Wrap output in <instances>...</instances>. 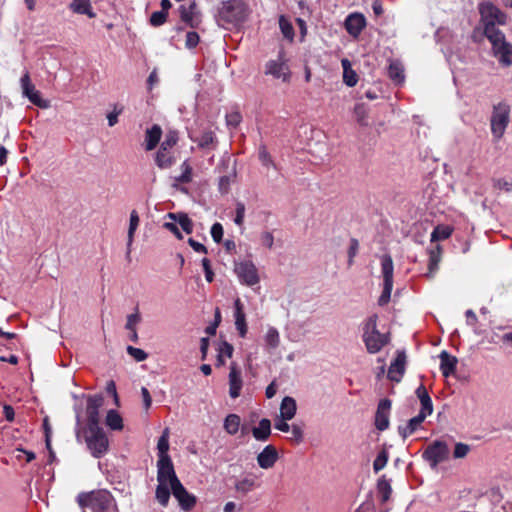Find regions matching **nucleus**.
Returning <instances> with one entry per match:
<instances>
[{
  "mask_svg": "<svg viewBox=\"0 0 512 512\" xmlns=\"http://www.w3.org/2000/svg\"><path fill=\"white\" fill-rule=\"evenodd\" d=\"M480 14L484 24V34L492 45L494 56L506 66L512 64V46L496 26L504 24L506 16L491 3L481 4Z\"/></svg>",
  "mask_w": 512,
  "mask_h": 512,
  "instance_id": "obj_1",
  "label": "nucleus"
},
{
  "mask_svg": "<svg viewBox=\"0 0 512 512\" xmlns=\"http://www.w3.org/2000/svg\"><path fill=\"white\" fill-rule=\"evenodd\" d=\"M78 503L83 512H117L114 498L106 490L80 494Z\"/></svg>",
  "mask_w": 512,
  "mask_h": 512,
  "instance_id": "obj_2",
  "label": "nucleus"
},
{
  "mask_svg": "<svg viewBox=\"0 0 512 512\" xmlns=\"http://www.w3.org/2000/svg\"><path fill=\"white\" fill-rule=\"evenodd\" d=\"M81 433H83L87 447L93 457L100 458L106 454L109 448V440L101 426L78 429L76 431V437L78 440H80Z\"/></svg>",
  "mask_w": 512,
  "mask_h": 512,
  "instance_id": "obj_3",
  "label": "nucleus"
},
{
  "mask_svg": "<svg viewBox=\"0 0 512 512\" xmlns=\"http://www.w3.org/2000/svg\"><path fill=\"white\" fill-rule=\"evenodd\" d=\"M363 341L370 354L378 353L389 343V335L378 331L376 317H370L366 322L363 329Z\"/></svg>",
  "mask_w": 512,
  "mask_h": 512,
  "instance_id": "obj_4",
  "label": "nucleus"
},
{
  "mask_svg": "<svg viewBox=\"0 0 512 512\" xmlns=\"http://www.w3.org/2000/svg\"><path fill=\"white\" fill-rule=\"evenodd\" d=\"M510 121V106L506 102H500L493 106L490 118L491 133L495 140H500L505 134Z\"/></svg>",
  "mask_w": 512,
  "mask_h": 512,
  "instance_id": "obj_5",
  "label": "nucleus"
},
{
  "mask_svg": "<svg viewBox=\"0 0 512 512\" xmlns=\"http://www.w3.org/2000/svg\"><path fill=\"white\" fill-rule=\"evenodd\" d=\"M177 141L178 133L176 131L170 130L166 133L165 139L155 155V163L160 169L170 168L175 163V157L171 150Z\"/></svg>",
  "mask_w": 512,
  "mask_h": 512,
  "instance_id": "obj_6",
  "label": "nucleus"
},
{
  "mask_svg": "<svg viewBox=\"0 0 512 512\" xmlns=\"http://www.w3.org/2000/svg\"><path fill=\"white\" fill-rule=\"evenodd\" d=\"M394 265L390 255L385 254L381 257V273L383 277V291L378 299L380 306L386 305L390 301L393 289Z\"/></svg>",
  "mask_w": 512,
  "mask_h": 512,
  "instance_id": "obj_7",
  "label": "nucleus"
},
{
  "mask_svg": "<svg viewBox=\"0 0 512 512\" xmlns=\"http://www.w3.org/2000/svg\"><path fill=\"white\" fill-rule=\"evenodd\" d=\"M234 272L243 285L254 286L260 281L258 270L250 260L235 262Z\"/></svg>",
  "mask_w": 512,
  "mask_h": 512,
  "instance_id": "obj_8",
  "label": "nucleus"
},
{
  "mask_svg": "<svg viewBox=\"0 0 512 512\" xmlns=\"http://www.w3.org/2000/svg\"><path fill=\"white\" fill-rule=\"evenodd\" d=\"M219 14L229 23H238L245 18V8L241 0H226L221 3Z\"/></svg>",
  "mask_w": 512,
  "mask_h": 512,
  "instance_id": "obj_9",
  "label": "nucleus"
},
{
  "mask_svg": "<svg viewBox=\"0 0 512 512\" xmlns=\"http://www.w3.org/2000/svg\"><path fill=\"white\" fill-rule=\"evenodd\" d=\"M22 95L28 100L42 109H47L50 107V102L41 97V93L36 90L34 84L31 82L29 72H25L20 79Z\"/></svg>",
  "mask_w": 512,
  "mask_h": 512,
  "instance_id": "obj_10",
  "label": "nucleus"
},
{
  "mask_svg": "<svg viewBox=\"0 0 512 512\" xmlns=\"http://www.w3.org/2000/svg\"><path fill=\"white\" fill-rule=\"evenodd\" d=\"M448 455V445L443 441L436 440L426 448L423 458L429 462L432 468H436L439 463L448 458Z\"/></svg>",
  "mask_w": 512,
  "mask_h": 512,
  "instance_id": "obj_11",
  "label": "nucleus"
},
{
  "mask_svg": "<svg viewBox=\"0 0 512 512\" xmlns=\"http://www.w3.org/2000/svg\"><path fill=\"white\" fill-rule=\"evenodd\" d=\"M104 404V398L101 394L90 395L87 397L85 428L100 427V408Z\"/></svg>",
  "mask_w": 512,
  "mask_h": 512,
  "instance_id": "obj_12",
  "label": "nucleus"
},
{
  "mask_svg": "<svg viewBox=\"0 0 512 512\" xmlns=\"http://www.w3.org/2000/svg\"><path fill=\"white\" fill-rule=\"evenodd\" d=\"M157 481L160 484H168L173 489L180 482L176 476L174 466L170 457L158 459L157 461Z\"/></svg>",
  "mask_w": 512,
  "mask_h": 512,
  "instance_id": "obj_13",
  "label": "nucleus"
},
{
  "mask_svg": "<svg viewBox=\"0 0 512 512\" xmlns=\"http://www.w3.org/2000/svg\"><path fill=\"white\" fill-rule=\"evenodd\" d=\"M278 459L279 453L276 447L271 444L266 445L256 457L258 466L264 470L272 469Z\"/></svg>",
  "mask_w": 512,
  "mask_h": 512,
  "instance_id": "obj_14",
  "label": "nucleus"
},
{
  "mask_svg": "<svg viewBox=\"0 0 512 512\" xmlns=\"http://www.w3.org/2000/svg\"><path fill=\"white\" fill-rule=\"evenodd\" d=\"M265 74L271 75L283 82H289L290 70L282 60H270L265 65Z\"/></svg>",
  "mask_w": 512,
  "mask_h": 512,
  "instance_id": "obj_15",
  "label": "nucleus"
},
{
  "mask_svg": "<svg viewBox=\"0 0 512 512\" xmlns=\"http://www.w3.org/2000/svg\"><path fill=\"white\" fill-rule=\"evenodd\" d=\"M243 386V380L241 376V370L235 362L230 364L229 372V395L235 399L240 396L241 389Z\"/></svg>",
  "mask_w": 512,
  "mask_h": 512,
  "instance_id": "obj_16",
  "label": "nucleus"
},
{
  "mask_svg": "<svg viewBox=\"0 0 512 512\" xmlns=\"http://www.w3.org/2000/svg\"><path fill=\"white\" fill-rule=\"evenodd\" d=\"M171 492L173 493L174 497L179 502V505L181 508L185 511L191 510L195 503L196 498L192 494H190L185 487L181 484V482H177V485L171 489Z\"/></svg>",
  "mask_w": 512,
  "mask_h": 512,
  "instance_id": "obj_17",
  "label": "nucleus"
},
{
  "mask_svg": "<svg viewBox=\"0 0 512 512\" xmlns=\"http://www.w3.org/2000/svg\"><path fill=\"white\" fill-rule=\"evenodd\" d=\"M391 409V401L382 399L377 407L375 415V426L378 430L384 431L389 426V413Z\"/></svg>",
  "mask_w": 512,
  "mask_h": 512,
  "instance_id": "obj_18",
  "label": "nucleus"
},
{
  "mask_svg": "<svg viewBox=\"0 0 512 512\" xmlns=\"http://www.w3.org/2000/svg\"><path fill=\"white\" fill-rule=\"evenodd\" d=\"M406 364V354L404 351H397L395 360L391 363L388 369V378L394 382H400L404 372Z\"/></svg>",
  "mask_w": 512,
  "mask_h": 512,
  "instance_id": "obj_19",
  "label": "nucleus"
},
{
  "mask_svg": "<svg viewBox=\"0 0 512 512\" xmlns=\"http://www.w3.org/2000/svg\"><path fill=\"white\" fill-rule=\"evenodd\" d=\"M365 26L366 19L361 13H352L345 20V28L353 37H358Z\"/></svg>",
  "mask_w": 512,
  "mask_h": 512,
  "instance_id": "obj_20",
  "label": "nucleus"
},
{
  "mask_svg": "<svg viewBox=\"0 0 512 512\" xmlns=\"http://www.w3.org/2000/svg\"><path fill=\"white\" fill-rule=\"evenodd\" d=\"M179 11L182 21L189 26L198 27L201 23V16L194 2L190 3L188 6L181 5Z\"/></svg>",
  "mask_w": 512,
  "mask_h": 512,
  "instance_id": "obj_21",
  "label": "nucleus"
},
{
  "mask_svg": "<svg viewBox=\"0 0 512 512\" xmlns=\"http://www.w3.org/2000/svg\"><path fill=\"white\" fill-rule=\"evenodd\" d=\"M440 370L444 377H448L456 370L458 360L455 356L450 355L447 351H442L439 355Z\"/></svg>",
  "mask_w": 512,
  "mask_h": 512,
  "instance_id": "obj_22",
  "label": "nucleus"
},
{
  "mask_svg": "<svg viewBox=\"0 0 512 512\" xmlns=\"http://www.w3.org/2000/svg\"><path fill=\"white\" fill-rule=\"evenodd\" d=\"M258 487H260V483L257 480V476L253 473L247 474L235 483L236 491L242 494H247Z\"/></svg>",
  "mask_w": 512,
  "mask_h": 512,
  "instance_id": "obj_23",
  "label": "nucleus"
},
{
  "mask_svg": "<svg viewBox=\"0 0 512 512\" xmlns=\"http://www.w3.org/2000/svg\"><path fill=\"white\" fill-rule=\"evenodd\" d=\"M162 136V129L158 124H154L145 132V150L152 151L158 145Z\"/></svg>",
  "mask_w": 512,
  "mask_h": 512,
  "instance_id": "obj_24",
  "label": "nucleus"
},
{
  "mask_svg": "<svg viewBox=\"0 0 512 512\" xmlns=\"http://www.w3.org/2000/svg\"><path fill=\"white\" fill-rule=\"evenodd\" d=\"M252 435L257 441H267L271 435L270 420L267 418L261 419L258 426L252 428Z\"/></svg>",
  "mask_w": 512,
  "mask_h": 512,
  "instance_id": "obj_25",
  "label": "nucleus"
},
{
  "mask_svg": "<svg viewBox=\"0 0 512 512\" xmlns=\"http://www.w3.org/2000/svg\"><path fill=\"white\" fill-rule=\"evenodd\" d=\"M297 411V404L294 398L286 396L282 399L280 405V418L283 420H291Z\"/></svg>",
  "mask_w": 512,
  "mask_h": 512,
  "instance_id": "obj_26",
  "label": "nucleus"
},
{
  "mask_svg": "<svg viewBox=\"0 0 512 512\" xmlns=\"http://www.w3.org/2000/svg\"><path fill=\"white\" fill-rule=\"evenodd\" d=\"M427 416L424 413H418L417 416L411 418L405 427H399V433L403 438L413 434L422 424Z\"/></svg>",
  "mask_w": 512,
  "mask_h": 512,
  "instance_id": "obj_27",
  "label": "nucleus"
},
{
  "mask_svg": "<svg viewBox=\"0 0 512 512\" xmlns=\"http://www.w3.org/2000/svg\"><path fill=\"white\" fill-rule=\"evenodd\" d=\"M140 218L136 210H132L130 213L129 227L127 234V255L131 252V246L134 241L135 232L139 226Z\"/></svg>",
  "mask_w": 512,
  "mask_h": 512,
  "instance_id": "obj_28",
  "label": "nucleus"
},
{
  "mask_svg": "<svg viewBox=\"0 0 512 512\" xmlns=\"http://www.w3.org/2000/svg\"><path fill=\"white\" fill-rule=\"evenodd\" d=\"M69 9L74 13L87 15L89 18H94L95 13L92 11L90 0H73L69 5Z\"/></svg>",
  "mask_w": 512,
  "mask_h": 512,
  "instance_id": "obj_29",
  "label": "nucleus"
},
{
  "mask_svg": "<svg viewBox=\"0 0 512 512\" xmlns=\"http://www.w3.org/2000/svg\"><path fill=\"white\" fill-rule=\"evenodd\" d=\"M441 246L436 245L434 248L429 250V262H428V273L427 276L432 278L438 269L439 262L441 260Z\"/></svg>",
  "mask_w": 512,
  "mask_h": 512,
  "instance_id": "obj_30",
  "label": "nucleus"
},
{
  "mask_svg": "<svg viewBox=\"0 0 512 512\" xmlns=\"http://www.w3.org/2000/svg\"><path fill=\"white\" fill-rule=\"evenodd\" d=\"M341 65L343 68V82L349 87L355 86L358 82V76L352 69L350 61L344 58L341 60Z\"/></svg>",
  "mask_w": 512,
  "mask_h": 512,
  "instance_id": "obj_31",
  "label": "nucleus"
},
{
  "mask_svg": "<svg viewBox=\"0 0 512 512\" xmlns=\"http://www.w3.org/2000/svg\"><path fill=\"white\" fill-rule=\"evenodd\" d=\"M167 217L179 224L184 232L191 234L193 232V222L185 213H168Z\"/></svg>",
  "mask_w": 512,
  "mask_h": 512,
  "instance_id": "obj_32",
  "label": "nucleus"
},
{
  "mask_svg": "<svg viewBox=\"0 0 512 512\" xmlns=\"http://www.w3.org/2000/svg\"><path fill=\"white\" fill-rule=\"evenodd\" d=\"M241 426V418L239 415L231 413L228 414L223 422V428L229 435H235L238 433Z\"/></svg>",
  "mask_w": 512,
  "mask_h": 512,
  "instance_id": "obj_33",
  "label": "nucleus"
},
{
  "mask_svg": "<svg viewBox=\"0 0 512 512\" xmlns=\"http://www.w3.org/2000/svg\"><path fill=\"white\" fill-rule=\"evenodd\" d=\"M105 423L111 430L120 431L123 429V419L116 410L111 409L107 412Z\"/></svg>",
  "mask_w": 512,
  "mask_h": 512,
  "instance_id": "obj_34",
  "label": "nucleus"
},
{
  "mask_svg": "<svg viewBox=\"0 0 512 512\" xmlns=\"http://www.w3.org/2000/svg\"><path fill=\"white\" fill-rule=\"evenodd\" d=\"M233 351H234V348L230 343H228L226 341L220 342L218 345V348H217L218 355H217L216 365L217 366L224 365L225 359L231 358L233 355Z\"/></svg>",
  "mask_w": 512,
  "mask_h": 512,
  "instance_id": "obj_35",
  "label": "nucleus"
},
{
  "mask_svg": "<svg viewBox=\"0 0 512 512\" xmlns=\"http://www.w3.org/2000/svg\"><path fill=\"white\" fill-rule=\"evenodd\" d=\"M264 342L267 349H276L280 344V334L274 327H268L264 336Z\"/></svg>",
  "mask_w": 512,
  "mask_h": 512,
  "instance_id": "obj_36",
  "label": "nucleus"
},
{
  "mask_svg": "<svg viewBox=\"0 0 512 512\" xmlns=\"http://www.w3.org/2000/svg\"><path fill=\"white\" fill-rule=\"evenodd\" d=\"M158 457L159 459H163L165 457H170L168 455L169 450V429L165 428L162 435L158 439L157 443Z\"/></svg>",
  "mask_w": 512,
  "mask_h": 512,
  "instance_id": "obj_37",
  "label": "nucleus"
},
{
  "mask_svg": "<svg viewBox=\"0 0 512 512\" xmlns=\"http://www.w3.org/2000/svg\"><path fill=\"white\" fill-rule=\"evenodd\" d=\"M388 75L395 83H402L404 81V69L401 63L391 62L388 67Z\"/></svg>",
  "mask_w": 512,
  "mask_h": 512,
  "instance_id": "obj_38",
  "label": "nucleus"
},
{
  "mask_svg": "<svg viewBox=\"0 0 512 512\" xmlns=\"http://www.w3.org/2000/svg\"><path fill=\"white\" fill-rule=\"evenodd\" d=\"M453 229L448 225H438L431 233V242L445 240L452 234Z\"/></svg>",
  "mask_w": 512,
  "mask_h": 512,
  "instance_id": "obj_39",
  "label": "nucleus"
},
{
  "mask_svg": "<svg viewBox=\"0 0 512 512\" xmlns=\"http://www.w3.org/2000/svg\"><path fill=\"white\" fill-rule=\"evenodd\" d=\"M377 490L383 502L390 499L392 488L389 480L382 476L377 482Z\"/></svg>",
  "mask_w": 512,
  "mask_h": 512,
  "instance_id": "obj_40",
  "label": "nucleus"
},
{
  "mask_svg": "<svg viewBox=\"0 0 512 512\" xmlns=\"http://www.w3.org/2000/svg\"><path fill=\"white\" fill-rule=\"evenodd\" d=\"M170 485L158 483L156 488V499L162 505L166 506L170 499Z\"/></svg>",
  "mask_w": 512,
  "mask_h": 512,
  "instance_id": "obj_41",
  "label": "nucleus"
},
{
  "mask_svg": "<svg viewBox=\"0 0 512 512\" xmlns=\"http://www.w3.org/2000/svg\"><path fill=\"white\" fill-rule=\"evenodd\" d=\"M354 115L356 117L357 122L362 126L368 125V108L363 103H358L354 107Z\"/></svg>",
  "mask_w": 512,
  "mask_h": 512,
  "instance_id": "obj_42",
  "label": "nucleus"
},
{
  "mask_svg": "<svg viewBox=\"0 0 512 512\" xmlns=\"http://www.w3.org/2000/svg\"><path fill=\"white\" fill-rule=\"evenodd\" d=\"M181 170L182 173L178 177L175 178V180L179 183L186 184L192 181V167L188 163L187 160H185L181 164Z\"/></svg>",
  "mask_w": 512,
  "mask_h": 512,
  "instance_id": "obj_43",
  "label": "nucleus"
},
{
  "mask_svg": "<svg viewBox=\"0 0 512 512\" xmlns=\"http://www.w3.org/2000/svg\"><path fill=\"white\" fill-rule=\"evenodd\" d=\"M388 458H389V455H388L387 450L382 449L379 452V454L377 455V457L373 463V469L376 473H378L380 470H382L386 466V464L388 462Z\"/></svg>",
  "mask_w": 512,
  "mask_h": 512,
  "instance_id": "obj_44",
  "label": "nucleus"
},
{
  "mask_svg": "<svg viewBox=\"0 0 512 512\" xmlns=\"http://www.w3.org/2000/svg\"><path fill=\"white\" fill-rule=\"evenodd\" d=\"M258 158L264 166H274L273 159L265 145H260L258 149Z\"/></svg>",
  "mask_w": 512,
  "mask_h": 512,
  "instance_id": "obj_45",
  "label": "nucleus"
},
{
  "mask_svg": "<svg viewBox=\"0 0 512 512\" xmlns=\"http://www.w3.org/2000/svg\"><path fill=\"white\" fill-rule=\"evenodd\" d=\"M127 350V353L133 357L137 362H142L144 360H146L148 358V354L140 349V348H136V347H133V346H128L126 348Z\"/></svg>",
  "mask_w": 512,
  "mask_h": 512,
  "instance_id": "obj_46",
  "label": "nucleus"
},
{
  "mask_svg": "<svg viewBox=\"0 0 512 512\" xmlns=\"http://www.w3.org/2000/svg\"><path fill=\"white\" fill-rule=\"evenodd\" d=\"M141 321V315L139 313L138 308L135 309V312L132 314H129L126 319L125 328L127 330H133L136 329V325L140 323Z\"/></svg>",
  "mask_w": 512,
  "mask_h": 512,
  "instance_id": "obj_47",
  "label": "nucleus"
},
{
  "mask_svg": "<svg viewBox=\"0 0 512 512\" xmlns=\"http://www.w3.org/2000/svg\"><path fill=\"white\" fill-rule=\"evenodd\" d=\"M279 25L284 37L289 40H293L294 29L292 25L287 20H285L284 17L280 18Z\"/></svg>",
  "mask_w": 512,
  "mask_h": 512,
  "instance_id": "obj_48",
  "label": "nucleus"
},
{
  "mask_svg": "<svg viewBox=\"0 0 512 512\" xmlns=\"http://www.w3.org/2000/svg\"><path fill=\"white\" fill-rule=\"evenodd\" d=\"M245 210H246V208H245L244 203H242V202L236 203L234 223L237 226L243 225L244 217H245Z\"/></svg>",
  "mask_w": 512,
  "mask_h": 512,
  "instance_id": "obj_49",
  "label": "nucleus"
},
{
  "mask_svg": "<svg viewBox=\"0 0 512 512\" xmlns=\"http://www.w3.org/2000/svg\"><path fill=\"white\" fill-rule=\"evenodd\" d=\"M214 140H215V136H214L213 132L205 131L202 133V135L199 137V139L197 141H198V145L201 148H205V147H208L209 145L213 144Z\"/></svg>",
  "mask_w": 512,
  "mask_h": 512,
  "instance_id": "obj_50",
  "label": "nucleus"
},
{
  "mask_svg": "<svg viewBox=\"0 0 512 512\" xmlns=\"http://www.w3.org/2000/svg\"><path fill=\"white\" fill-rule=\"evenodd\" d=\"M123 112V107L114 105L113 111L107 114L109 127H113L118 123V116Z\"/></svg>",
  "mask_w": 512,
  "mask_h": 512,
  "instance_id": "obj_51",
  "label": "nucleus"
},
{
  "mask_svg": "<svg viewBox=\"0 0 512 512\" xmlns=\"http://www.w3.org/2000/svg\"><path fill=\"white\" fill-rule=\"evenodd\" d=\"M167 12L155 11L151 14L150 23L153 26H160L166 21Z\"/></svg>",
  "mask_w": 512,
  "mask_h": 512,
  "instance_id": "obj_52",
  "label": "nucleus"
},
{
  "mask_svg": "<svg viewBox=\"0 0 512 512\" xmlns=\"http://www.w3.org/2000/svg\"><path fill=\"white\" fill-rule=\"evenodd\" d=\"M199 40H200V38H199L198 33L194 32V31L187 32L186 39H185L186 48H188V49L195 48L198 45Z\"/></svg>",
  "mask_w": 512,
  "mask_h": 512,
  "instance_id": "obj_53",
  "label": "nucleus"
},
{
  "mask_svg": "<svg viewBox=\"0 0 512 512\" xmlns=\"http://www.w3.org/2000/svg\"><path fill=\"white\" fill-rule=\"evenodd\" d=\"M421 403V409L419 413H424L425 416H429L433 412V404L430 396L419 399Z\"/></svg>",
  "mask_w": 512,
  "mask_h": 512,
  "instance_id": "obj_54",
  "label": "nucleus"
},
{
  "mask_svg": "<svg viewBox=\"0 0 512 512\" xmlns=\"http://www.w3.org/2000/svg\"><path fill=\"white\" fill-rule=\"evenodd\" d=\"M234 318H235L236 329L239 332V335L242 338H244L247 334L246 317H245V315H240V317H234Z\"/></svg>",
  "mask_w": 512,
  "mask_h": 512,
  "instance_id": "obj_55",
  "label": "nucleus"
},
{
  "mask_svg": "<svg viewBox=\"0 0 512 512\" xmlns=\"http://www.w3.org/2000/svg\"><path fill=\"white\" fill-rule=\"evenodd\" d=\"M290 431H291V437L289 438L290 440H292L293 442L299 444L303 441V430L300 426L296 425V424H293L291 427H290Z\"/></svg>",
  "mask_w": 512,
  "mask_h": 512,
  "instance_id": "obj_56",
  "label": "nucleus"
},
{
  "mask_svg": "<svg viewBox=\"0 0 512 512\" xmlns=\"http://www.w3.org/2000/svg\"><path fill=\"white\" fill-rule=\"evenodd\" d=\"M211 236L216 243H220L223 238V226L220 223H214L211 227Z\"/></svg>",
  "mask_w": 512,
  "mask_h": 512,
  "instance_id": "obj_57",
  "label": "nucleus"
},
{
  "mask_svg": "<svg viewBox=\"0 0 512 512\" xmlns=\"http://www.w3.org/2000/svg\"><path fill=\"white\" fill-rule=\"evenodd\" d=\"M260 241L264 247L272 249L274 245V236L271 232L264 231L260 235Z\"/></svg>",
  "mask_w": 512,
  "mask_h": 512,
  "instance_id": "obj_58",
  "label": "nucleus"
},
{
  "mask_svg": "<svg viewBox=\"0 0 512 512\" xmlns=\"http://www.w3.org/2000/svg\"><path fill=\"white\" fill-rule=\"evenodd\" d=\"M469 451L470 447L467 444L457 443L455 445L453 456L454 458H464Z\"/></svg>",
  "mask_w": 512,
  "mask_h": 512,
  "instance_id": "obj_59",
  "label": "nucleus"
},
{
  "mask_svg": "<svg viewBox=\"0 0 512 512\" xmlns=\"http://www.w3.org/2000/svg\"><path fill=\"white\" fill-rule=\"evenodd\" d=\"M43 428H44V431H45V441H46V446L49 450H51V440H50V437H51V427H50V424H49V419L48 417H45L44 420H43ZM50 454H51V457H54V454L52 451H50Z\"/></svg>",
  "mask_w": 512,
  "mask_h": 512,
  "instance_id": "obj_60",
  "label": "nucleus"
},
{
  "mask_svg": "<svg viewBox=\"0 0 512 512\" xmlns=\"http://www.w3.org/2000/svg\"><path fill=\"white\" fill-rule=\"evenodd\" d=\"M202 266H203V269H204V272H205V278L208 282H212L213 281V277H214V273L211 269V266H210V261L208 258H203L202 261Z\"/></svg>",
  "mask_w": 512,
  "mask_h": 512,
  "instance_id": "obj_61",
  "label": "nucleus"
},
{
  "mask_svg": "<svg viewBox=\"0 0 512 512\" xmlns=\"http://www.w3.org/2000/svg\"><path fill=\"white\" fill-rule=\"evenodd\" d=\"M163 227L165 229L169 230L170 232H172L178 239L181 240L183 238V235L180 232V230L177 226V223H175L174 221L173 222H165L163 224Z\"/></svg>",
  "mask_w": 512,
  "mask_h": 512,
  "instance_id": "obj_62",
  "label": "nucleus"
},
{
  "mask_svg": "<svg viewBox=\"0 0 512 512\" xmlns=\"http://www.w3.org/2000/svg\"><path fill=\"white\" fill-rule=\"evenodd\" d=\"M494 187L500 190H505L510 192L512 190V183L508 182L505 179H496L494 180Z\"/></svg>",
  "mask_w": 512,
  "mask_h": 512,
  "instance_id": "obj_63",
  "label": "nucleus"
},
{
  "mask_svg": "<svg viewBox=\"0 0 512 512\" xmlns=\"http://www.w3.org/2000/svg\"><path fill=\"white\" fill-rule=\"evenodd\" d=\"M358 249H359V242H358V240L355 239V238H352L350 240V245H349V248H348V257L349 258H355V256L358 253Z\"/></svg>",
  "mask_w": 512,
  "mask_h": 512,
  "instance_id": "obj_64",
  "label": "nucleus"
}]
</instances>
